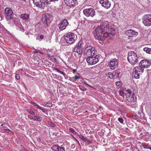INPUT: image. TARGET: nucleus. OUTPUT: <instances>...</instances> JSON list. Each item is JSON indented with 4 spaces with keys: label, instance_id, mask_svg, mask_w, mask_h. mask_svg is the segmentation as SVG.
Segmentation results:
<instances>
[{
    "label": "nucleus",
    "instance_id": "20",
    "mask_svg": "<svg viewBox=\"0 0 151 151\" xmlns=\"http://www.w3.org/2000/svg\"><path fill=\"white\" fill-rule=\"evenodd\" d=\"M29 103L32 104L36 109L41 110L44 113H45L46 111V110L44 108L40 106L37 103L33 101H31Z\"/></svg>",
    "mask_w": 151,
    "mask_h": 151
},
{
    "label": "nucleus",
    "instance_id": "25",
    "mask_svg": "<svg viewBox=\"0 0 151 151\" xmlns=\"http://www.w3.org/2000/svg\"><path fill=\"white\" fill-rule=\"evenodd\" d=\"M143 107L142 106H140V110L138 112V114L140 115V118L141 119L143 118L144 116V114L143 113Z\"/></svg>",
    "mask_w": 151,
    "mask_h": 151
},
{
    "label": "nucleus",
    "instance_id": "42",
    "mask_svg": "<svg viewBox=\"0 0 151 151\" xmlns=\"http://www.w3.org/2000/svg\"><path fill=\"white\" fill-rule=\"evenodd\" d=\"M5 132L6 133H10V132H12L9 129H5Z\"/></svg>",
    "mask_w": 151,
    "mask_h": 151
},
{
    "label": "nucleus",
    "instance_id": "34",
    "mask_svg": "<svg viewBox=\"0 0 151 151\" xmlns=\"http://www.w3.org/2000/svg\"><path fill=\"white\" fill-rule=\"evenodd\" d=\"M44 106L47 107H51L52 106V104L51 103H47Z\"/></svg>",
    "mask_w": 151,
    "mask_h": 151
},
{
    "label": "nucleus",
    "instance_id": "45",
    "mask_svg": "<svg viewBox=\"0 0 151 151\" xmlns=\"http://www.w3.org/2000/svg\"><path fill=\"white\" fill-rule=\"evenodd\" d=\"M15 78L17 80H19L20 79L19 76L18 74L16 75Z\"/></svg>",
    "mask_w": 151,
    "mask_h": 151
},
{
    "label": "nucleus",
    "instance_id": "24",
    "mask_svg": "<svg viewBox=\"0 0 151 151\" xmlns=\"http://www.w3.org/2000/svg\"><path fill=\"white\" fill-rule=\"evenodd\" d=\"M109 27L108 29H107V31H105V32H104L103 33L102 36L103 37V38H104L103 39L100 40H101L102 41L104 40L105 39V38H107L108 37H109V35H110L109 34V33L108 32V30H109Z\"/></svg>",
    "mask_w": 151,
    "mask_h": 151
},
{
    "label": "nucleus",
    "instance_id": "3",
    "mask_svg": "<svg viewBox=\"0 0 151 151\" xmlns=\"http://www.w3.org/2000/svg\"><path fill=\"white\" fill-rule=\"evenodd\" d=\"M52 20V17L51 15L48 13L43 14L42 18V21L45 26L46 27H49Z\"/></svg>",
    "mask_w": 151,
    "mask_h": 151
},
{
    "label": "nucleus",
    "instance_id": "48",
    "mask_svg": "<svg viewBox=\"0 0 151 151\" xmlns=\"http://www.w3.org/2000/svg\"><path fill=\"white\" fill-rule=\"evenodd\" d=\"M50 125L52 127H55V124H54V123H51L50 124Z\"/></svg>",
    "mask_w": 151,
    "mask_h": 151
},
{
    "label": "nucleus",
    "instance_id": "19",
    "mask_svg": "<svg viewBox=\"0 0 151 151\" xmlns=\"http://www.w3.org/2000/svg\"><path fill=\"white\" fill-rule=\"evenodd\" d=\"M51 148L54 151H65L64 147H60L58 145L52 146Z\"/></svg>",
    "mask_w": 151,
    "mask_h": 151
},
{
    "label": "nucleus",
    "instance_id": "51",
    "mask_svg": "<svg viewBox=\"0 0 151 151\" xmlns=\"http://www.w3.org/2000/svg\"><path fill=\"white\" fill-rule=\"evenodd\" d=\"M73 73H75V72H76L77 71V70L76 69H73Z\"/></svg>",
    "mask_w": 151,
    "mask_h": 151
},
{
    "label": "nucleus",
    "instance_id": "40",
    "mask_svg": "<svg viewBox=\"0 0 151 151\" xmlns=\"http://www.w3.org/2000/svg\"><path fill=\"white\" fill-rule=\"evenodd\" d=\"M119 121L121 123H122L124 122L123 119L122 118H119L118 119Z\"/></svg>",
    "mask_w": 151,
    "mask_h": 151
},
{
    "label": "nucleus",
    "instance_id": "11",
    "mask_svg": "<svg viewBox=\"0 0 151 151\" xmlns=\"http://www.w3.org/2000/svg\"><path fill=\"white\" fill-rule=\"evenodd\" d=\"M34 4L41 9H43L45 7V3L43 0H32Z\"/></svg>",
    "mask_w": 151,
    "mask_h": 151
},
{
    "label": "nucleus",
    "instance_id": "14",
    "mask_svg": "<svg viewBox=\"0 0 151 151\" xmlns=\"http://www.w3.org/2000/svg\"><path fill=\"white\" fill-rule=\"evenodd\" d=\"M99 3L102 6L106 9L109 8L111 6V3L108 0H100Z\"/></svg>",
    "mask_w": 151,
    "mask_h": 151
},
{
    "label": "nucleus",
    "instance_id": "32",
    "mask_svg": "<svg viewBox=\"0 0 151 151\" xmlns=\"http://www.w3.org/2000/svg\"><path fill=\"white\" fill-rule=\"evenodd\" d=\"M69 130L70 132L74 134L77 135V134H78V133L76 132L72 128L70 127L69 128Z\"/></svg>",
    "mask_w": 151,
    "mask_h": 151
},
{
    "label": "nucleus",
    "instance_id": "17",
    "mask_svg": "<svg viewBox=\"0 0 151 151\" xmlns=\"http://www.w3.org/2000/svg\"><path fill=\"white\" fill-rule=\"evenodd\" d=\"M118 64V61L115 58L110 60L109 63V65L111 69L114 70L116 66H117Z\"/></svg>",
    "mask_w": 151,
    "mask_h": 151
},
{
    "label": "nucleus",
    "instance_id": "33",
    "mask_svg": "<svg viewBox=\"0 0 151 151\" xmlns=\"http://www.w3.org/2000/svg\"><path fill=\"white\" fill-rule=\"evenodd\" d=\"M58 0H45L46 3L48 4H50L51 1H57Z\"/></svg>",
    "mask_w": 151,
    "mask_h": 151
},
{
    "label": "nucleus",
    "instance_id": "7",
    "mask_svg": "<svg viewBox=\"0 0 151 151\" xmlns=\"http://www.w3.org/2000/svg\"><path fill=\"white\" fill-rule=\"evenodd\" d=\"M88 57L86 59V61L88 65H94L99 61V56L98 55H96L95 57L92 56Z\"/></svg>",
    "mask_w": 151,
    "mask_h": 151
},
{
    "label": "nucleus",
    "instance_id": "5",
    "mask_svg": "<svg viewBox=\"0 0 151 151\" xmlns=\"http://www.w3.org/2000/svg\"><path fill=\"white\" fill-rule=\"evenodd\" d=\"M74 34L71 32H69L64 35V39L68 43L72 44L75 41Z\"/></svg>",
    "mask_w": 151,
    "mask_h": 151
},
{
    "label": "nucleus",
    "instance_id": "15",
    "mask_svg": "<svg viewBox=\"0 0 151 151\" xmlns=\"http://www.w3.org/2000/svg\"><path fill=\"white\" fill-rule=\"evenodd\" d=\"M139 65H141L144 68H148L151 65V62L148 60H143L139 63Z\"/></svg>",
    "mask_w": 151,
    "mask_h": 151
},
{
    "label": "nucleus",
    "instance_id": "53",
    "mask_svg": "<svg viewBox=\"0 0 151 151\" xmlns=\"http://www.w3.org/2000/svg\"><path fill=\"white\" fill-rule=\"evenodd\" d=\"M24 29H23H23H22V32H24Z\"/></svg>",
    "mask_w": 151,
    "mask_h": 151
},
{
    "label": "nucleus",
    "instance_id": "29",
    "mask_svg": "<svg viewBox=\"0 0 151 151\" xmlns=\"http://www.w3.org/2000/svg\"><path fill=\"white\" fill-rule=\"evenodd\" d=\"M53 69L54 70H56L59 73H61L62 74L65 78L66 77V74L65 73H64L63 72L61 71L59 69H58L57 68H55V67H54Z\"/></svg>",
    "mask_w": 151,
    "mask_h": 151
},
{
    "label": "nucleus",
    "instance_id": "52",
    "mask_svg": "<svg viewBox=\"0 0 151 151\" xmlns=\"http://www.w3.org/2000/svg\"><path fill=\"white\" fill-rule=\"evenodd\" d=\"M148 149H150L151 150V147H150V146H149V148Z\"/></svg>",
    "mask_w": 151,
    "mask_h": 151
},
{
    "label": "nucleus",
    "instance_id": "37",
    "mask_svg": "<svg viewBox=\"0 0 151 151\" xmlns=\"http://www.w3.org/2000/svg\"><path fill=\"white\" fill-rule=\"evenodd\" d=\"M124 93V92L122 91H120L119 92V94L121 96L123 97H124V95H125V93Z\"/></svg>",
    "mask_w": 151,
    "mask_h": 151
},
{
    "label": "nucleus",
    "instance_id": "13",
    "mask_svg": "<svg viewBox=\"0 0 151 151\" xmlns=\"http://www.w3.org/2000/svg\"><path fill=\"white\" fill-rule=\"evenodd\" d=\"M68 25V22L67 20L64 19L60 22L58 25V27L60 30L63 31L65 29L66 26Z\"/></svg>",
    "mask_w": 151,
    "mask_h": 151
},
{
    "label": "nucleus",
    "instance_id": "6",
    "mask_svg": "<svg viewBox=\"0 0 151 151\" xmlns=\"http://www.w3.org/2000/svg\"><path fill=\"white\" fill-rule=\"evenodd\" d=\"M83 41L80 40L75 45L73 50L74 52H77L78 54L81 55L83 52V47L82 45Z\"/></svg>",
    "mask_w": 151,
    "mask_h": 151
},
{
    "label": "nucleus",
    "instance_id": "46",
    "mask_svg": "<svg viewBox=\"0 0 151 151\" xmlns=\"http://www.w3.org/2000/svg\"><path fill=\"white\" fill-rule=\"evenodd\" d=\"M69 80L70 81H71L73 82H74V79H73V77L72 78H71L70 77H69Z\"/></svg>",
    "mask_w": 151,
    "mask_h": 151
},
{
    "label": "nucleus",
    "instance_id": "43",
    "mask_svg": "<svg viewBox=\"0 0 151 151\" xmlns=\"http://www.w3.org/2000/svg\"><path fill=\"white\" fill-rule=\"evenodd\" d=\"M116 84L117 86L119 87L121 86V83L119 82H116Z\"/></svg>",
    "mask_w": 151,
    "mask_h": 151
},
{
    "label": "nucleus",
    "instance_id": "10",
    "mask_svg": "<svg viewBox=\"0 0 151 151\" xmlns=\"http://www.w3.org/2000/svg\"><path fill=\"white\" fill-rule=\"evenodd\" d=\"M5 15L6 19H11L13 17L14 13L10 8H6L5 9Z\"/></svg>",
    "mask_w": 151,
    "mask_h": 151
},
{
    "label": "nucleus",
    "instance_id": "8",
    "mask_svg": "<svg viewBox=\"0 0 151 151\" xmlns=\"http://www.w3.org/2000/svg\"><path fill=\"white\" fill-rule=\"evenodd\" d=\"M125 96L127 100L129 102H134L136 99L134 97V93H132L131 90L128 89L126 91Z\"/></svg>",
    "mask_w": 151,
    "mask_h": 151
},
{
    "label": "nucleus",
    "instance_id": "35",
    "mask_svg": "<svg viewBox=\"0 0 151 151\" xmlns=\"http://www.w3.org/2000/svg\"><path fill=\"white\" fill-rule=\"evenodd\" d=\"M79 88L80 89L81 91H86L87 90V89L82 86H79Z\"/></svg>",
    "mask_w": 151,
    "mask_h": 151
},
{
    "label": "nucleus",
    "instance_id": "30",
    "mask_svg": "<svg viewBox=\"0 0 151 151\" xmlns=\"http://www.w3.org/2000/svg\"><path fill=\"white\" fill-rule=\"evenodd\" d=\"M147 53L151 54V48L147 47H145L143 49Z\"/></svg>",
    "mask_w": 151,
    "mask_h": 151
},
{
    "label": "nucleus",
    "instance_id": "44",
    "mask_svg": "<svg viewBox=\"0 0 151 151\" xmlns=\"http://www.w3.org/2000/svg\"><path fill=\"white\" fill-rule=\"evenodd\" d=\"M85 142H86L87 143V144L88 145H90L92 143L91 142V141L88 140H87V139H86V141H85Z\"/></svg>",
    "mask_w": 151,
    "mask_h": 151
},
{
    "label": "nucleus",
    "instance_id": "9",
    "mask_svg": "<svg viewBox=\"0 0 151 151\" xmlns=\"http://www.w3.org/2000/svg\"><path fill=\"white\" fill-rule=\"evenodd\" d=\"M84 14L86 17H93L95 15V11L93 7L86 9L83 11Z\"/></svg>",
    "mask_w": 151,
    "mask_h": 151
},
{
    "label": "nucleus",
    "instance_id": "50",
    "mask_svg": "<svg viewBox=\"0 0 151 151\" xmlns=\"http://www.w3.org/2000/svg\"><path fill=\"white\" fill-rule=\"evenodd\" d=\"M40 38L41 39H42L44 38V36L42 35H41L40 36Z\"/></svg>",
    "mask_w": 151,
    "mask_h": 151
},
{
    "label": "nucleus",
    "instance_id": "1",
    "mask_svg": "<svg viewBox=\"0 0 151 151\" xmlns=\"http://www.w3.org/2000/svg\"><path fill=\"white\" fill-rule=\"evenodd\" d=\"M109 27V24L107 22H102L100 26L93 28V32L95 38L99 40L103 39V37L102 36L103 33L105 31H107Z\"/></svg>",
    "mask_w": 151,
    "mask_h": 151
},
{
    "label": "nucleus",
    "instance_id": "26",
    "mask_svg": "<svg viewBox=\"0 0 151 151\" xmlns=\"http://www.w3.org/2000/svg\"><path fill=\"white\" fill-rule=\"evenodd\" d=\"M120 70H117L114 71L113 72L115 78L119 77V74L120 73Z\"/></svg>",
    "mask_w": 151,
    "mask_h": 151
},
{
    "label": "nucleus",
    "instance_id": "49",
    "mask_svg": "<svg viewBox=\"0 0 151 151\" xmlns=\"http://www.w3.org/2000/svg\"><path fill=\"white\" fill-rule=\"evenodd\" d=\"M39 52L38 50H35L33 51V53H36Z\"/></svg>",
    "mask_w": 151,
    "mask_h": 151
},
{
    "label": "nucleus",
    "instance_id": "41",
    "mask_svg": "<svg viewBox=\"0 0 151 151\" xmlns=\"http://www.w3.org/2000/svg\"><path fill=\"white\" fill-rule=\"evenodd\" d=\"M80 78L79 76H78L77 75H75V76L73 77V78H74V80H78Z\"/></svg>",
    "mask_w": 151,
    "mask_h": 151
},
{
    "label": "nucleus",
    "instance_id": "36",
    "mask_svg": "<svg viewBox=\"0 0 151 151\" xmlns=\"http://www.w3.org/2000/svg\"><path fill=\"white\" fill-rule=\"evenodd\" d=\"M142 145L144 147V148L148 149V148H149V145H145L144 144L142 143Z\"/></svg>",
    "mask_w": 151,
    "mask_h": 151
},
{
    "label": "nucleus",
    "instance_id": "23",
    "mask_svg": "<svg viewBox=\"0 0 151 151\" xmlns=\"http://www.w3.org/2000/svg\"><path fill=\"white\" fill-rule=\"evenodd\" d=\"M20 18L22 19L28 21L29 19V15L28 14H24L21 15Z\"/></svg>",
    "mask_w": 151,
    "mask_h": 151
},
{
    "label": "nucleus",
    "instance_id": "47",
    "mask_svg": "<svg viewBox=\"0 0 151 151\" xmlns=\"http://www.w3.org/2000/svg\"><path fill=\"white\" fill-rule=\"evenodd\" d=\"M28 117L30 119H33L34 118V117L30 115H28Z\"/></svg>",
    "mask_w": 151,
    "mask_h": 151
},
{
    "label": "nucleus",
    "instance_id": "22",
    "mask_svg": "<svg viewBox=\"0 0 151 151\" xmlns=\"http://www.w3.org/2000/svg\"><path fill=\"white\" fill-rule=\"evenodd\" d=\"M144 68L142 65H139L135 67L134 69L137 70V72L141 74L143 72Z\"/></svg>",
    "mask_w": 151,
    "mask_h": 151
},
{
    "label": "nucleus",
    "instance_id": "38",
    "mask_svg": "<svg viewBox=\"0 0 151 151\" xmlns=\"http://www.w3.org/2000/svg\"><path fill=\"white\" fill-rule=\"evenodd\" d=\"M79 137L83 141L85 142L86 140V139L82 135H80L79 136Z\"/></svg>",
    "mask_w": 151,
    "mask_h": 151
},
{
    "label": "nucleus",
    "instance_id": "16",
    "mask_svg": "<svg viewBox=\"0 0 151 151\" xmlns=\"http://www.w3.org/2000/svg\"><path fill=\"white\" fill-rule=\"evenodd\" d=\"M126 34L129 37H134L137 36L138 33L134 30L129 29L126 31Z\"/></svg>",
    "mask_w": 151,
    "mask_h": 151
},
{
    "label": "nucleus",
    "instance_id": "4",
    "mask_svg": "<svg viewBox=\"0 0 151 151\" xmlns=\"http://www.w3.org/2000/svg\"><path fill=\"white\" fill-rule=\"evenodd\" d=\"M96 51V50L94 47L88 45L86 46L84 52L87 56H94Z\"/></svg>",
    "mask_w": 151,
    "mask_h": 151
},
{
    "label": "nucleus",
    "instance_id": "2",
    "mask_svg": "<svg viewBox=\"0 0 151 151\" xmlns=\"http://www.w3.org/2000/svg\"><path fill=\"white\" fill-rule=\"evenodd\" d=\"M127 60L132 65H134L139 62L137 54L133 51H130L128 53Z\"/></svg>",
    "mask_w": 151,
    "mask_h": 151
},
{
    "label": "nucleus",
    "instance_id": "27",
    "mask_svg": "<svg viewBox=\"0 0 151 151\" xmlns=\"http://www.w3.org/2000/svg\"><path fill=\"white\" fill-rule=\"evenodd\" d=\"M108 32L110 35L113 36L115 35V30L113 29L112 28H110L109 27V30H108Z\"/></svg>",
    "mask_w": 151,
    "mask_h": 151
},
{
    "label": "nucleus",
    "instance_id": "54",
    "mask_svg": "<svg viewBox=\"0 0 151 151\" xmlns=\"http://www.w3.org/2000/svg\"><path fill=\"white\" fill-rule=\"evenodd\" d=\"M76 140L79 143V142L77 140Z\"/></svg>",
    "mask_w": 151,
    "mask_h": 151
},
{
    "label": "nucleus",
    "instance_id": "21",
    "mask_svg": "<svg viewBox=\"0 0 151 151\" xmlns=\"http://www.w3.org/2000/svg\"><path fill=\"white\" fill-rule=\"evenodd\" d=\"M140 74H141L140 73H139V72H137V70L133 69L132 75V77L133 78H134L135 79L139 78Z\"/></svg>",
    "mask_w": 151,
    "mask_h": 151
},
{
    "label": "nucleus",
    "instance_id": "18",
    "mask_svg": "<svg viewBox=\"0 0 151 151\" xmlns=\"http://www.w3.org/2000/svg\"><path fill=\"white\" fill-rule=\"evenodd\" d=\"M76 0H68L65 4L70 7H73L76 6Z\"/></svg>",
    "mask_w": 151,
    "mask_h": 151
},
{
    "label": "nucleus",
    "instance_id": "28",
    "mask_svg": "<svg viewBox=\"0 0 151 151\" xmlns=\"http://www.w3.org/2000/svg\"><path fill=\"white\" fill-rule=\"evenodd\" d=\"M33 119L36 121L40 122L42 121V118L41 117L39 116H35L34 117Z\"/></svg>",
    "mask_w": 151,
    "mask_h": 151
},
{
    "label": "nucleus",
    "instance_id": "39",
    "mask_svg": "<svg viewBox=\"0 0 151 151\" xmlns=\"http://www.w3.org/2000/svg\"><path fill=\"white\" fill-rule=\"evenodd\" d=\"M27 111L30 114H31L33 115H35V113L34 111H28V110H27Z\"/></svg>",
    "mask_w": 151,
    "mask_h": 151
},
{
    "label": "nucleus",
    "instance_id": "12",
    "mask_svg": "<svg viewBox=\"0 0 151 151\" xmlns=\"http://www.w3.org/2000/svg\"><path fill=\"white\" fill-rule=\"evenodd\" d=\"M143 23L146 26L151 25V16L146 15L144 16L143 18Z\"/></svg>",
    "mask_w": 151,
    "mask_h": 151
},
{
    "label": "nucleus",
    "instance_id": "31",
    "mask_svg": "<svg viewBox=\"0 0 151 151\" xmlns=\"http://www.w3.org/2000/svg\"><path fill=\"white\" fill-rule=\"evenodd\" d=\"M108 77L111 79H113L115 78L113 72H109L108 73Z\"/></svg>",
    "mask_w": 151,
    "mask_h": 151
}]
</instances>
